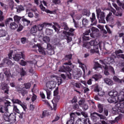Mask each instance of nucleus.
I'll use <instances>...</instances> for the list:
<instances>
[{
	"instance_id": "34",
	"label": "nucleus",
	"mask_w": 124,
	"mask_h": 124,
	"mask_svg": "<svg viewBox=\"0 0 124 124\" xmlns=\"http://www.w3.org/2000/svg\"><path fill=\"white\" fill-rule=\"evenodd\" d=\"M7 111H8V108H4V107L0 106V113L3 114L7 112Z\"/></svg>"
},
{
	"instance_id": "1",
	"label": "nucleus",
	"mask_w": 124,
	"mask_h": 124,
	"mask_svg": "<svg viewBox=\"0 0 124 124\" xmlns=\"http://www.w3.org/2000/svg\"><path fill=\"white\" fill-rule=\"evenodd\" d=\"M64 59L65 61H68V62L64 63V65L60 68L59 71H61V72H66L68 78H69V79H71V73H70V72H71L72 69H71L70 67L68 65H72L71 66L72 68L74 67V65L72 64L71 61V59H72V54L66 55Z\"/></svg>"
},
{
	"instance_id": "12",
	"label": "nucleus",
	"mask_w": 124,
	"mask_h": 124,
	"mask_svg": "<svg viewBox=\"0 0 124 124\" xmlns=\"http://www.w3.org/2000/svg\"><path fill=\"white\" fill-rule=\"evenodd\" d=\"M36 26H37V29L38 31H41V34H38V37L39 38L41 37H43V35H44V34H43V29L45 28L44 26V23L40 24L37 25Z\"/></svg>"
},
{
	"instance_id": "19",
	"label": "nucleus",
	"mask_w": 124,
	"mask_h": 124,
	"mask_svg": "<svg viewBox=\"0 0 124 124\" xmlns=\"http://www.w3.org/2000/svg\"><path fill=\"white\" fill-rule=\"evenodd\" d=\"M110 11L112 12L113 14V15H115V16H122L123 15L122 14V10H117V12L116 13V10H115L114 8H111L110 9Z\"/></svg>"
},
{
	"instance_id": "48",
	"label": "nucleus",
	"mask_w": 124,
	"mask_h": 124,
	"mask_svg": "<svg viewBox=\"0 0 124 124\" xmlns=\"http://www.w3.org/2000/svg\"><path fill=\"white\" fill-rule=\"evenodd\" d=\"M60 25L61 27H64V30H66V31L68 30V27H67V24L66 22H62Z\"/></svg>"
},
{
	"instance_id": "45",
	"label": "nucleus",
	"mask_w": 124,
	"mask_h": 124,
	"mask_svg": "<svg viewBox=\"0 0 124 124\" xmlns=\"http://www.w3.org/2000/svg\"><path fill=\"white\" fill-rule=\"evenodd\" d=\"M113 80L116 83H122V80H121L119 78H118L117 76H114L113 78Z\"/></svg>"
},
{
	"instance_id": "51",
	"label": "nucleus",
	"mask_w": 124,
	"mask_h": 124,
	"mask_svg": "<svg viewBox=\"0 0 124 124\" xmlns=\"http://www.w3.org/2000/svg\"><path fill=\"white\" fill-rule=\"evenodd\" d=\"M73 109H75V110H77V111H81V109H79V105L77 104H75L73 105Z\"/></svg>"
},
{
	"instance_id": "6",
	"label": "nucleus",
	"mask_w": 124,
	"mask_h": 124,
	"mask_svg": "<svg viewBox=\"0 0 124 124\" xmlns=\"http://www.w3.org/2000/svg\"><path fill=\"white\" fill-rule=\"evenodd\" d=\"M90 116L92 121L94 122H96L98 120V118H97V117H99L100 120H105V119H106V117L104 115L100 114L96 112L91 113Z\"/></svg>"
},
{
	"instance_id": "54",
	"label": "nucleus",
	"mask_w": 124,
	"mask_h": 124,
	"mask_svg": "<svg viewBox=\"0 0 124 124\" xmlns=\"http://www.w3.org/2000/svg\"><path fill=\"white\" fill-rule=\"evenodd\" d=\"M4 19V16H3V12L0 10V22H2Z\"/></svg>"
},
{
	"instance_id": "55",
	"label": "nucleus",
	"mask_w": 124,
	"mask_h": 124,
	"mask_svg": "<svg viewBox=\"0 0 124 124\" xmlns=\"http://www.w3.org/2000/svg\"><path fill=\"white\" fill-rule=\"evenodd\" d=\"M2 90H6V89H8L7 84L5 82H2L1 84Z\"/></svg>"
},
{
	"instance_id": "49",
	"label": "nucleus",
	"mask_w": 124,
	"mask_h": 124,
	"mask_svg": "<svg viewBox=\"0 0 124 124\" xmlns=\"http://www.w3.org/2000/svg\"><path fill=\"white\" fill-rule=\"evenodd\" d=\"M100 90V88L99 87V85L96 84L94 86L93 91L94 92L98 93Z\"/></svg>"
},
{
	"instance_id": "37",
	"label": "nucleus",
	"mask_w": 124,
	"mask_h": 124,
	"mask_svg": "<svg viewBox=\"0 0 124 124\" xmlns=\"http://www.w3.org/2000/svg\"><path fill=\"white\" fill-rule=\"evenodd\" d=\"M37 27L36 25H34L32 27V28L30 30V32L31 33H35L37 32Z\"/></svg>"
},
{
	"instance_id": "61",
	"label": "nucleus",
	"mask_w": 124,
	"mask_h": 124,
	"mask_svg": "<svg viewBox=\"0 0 124 124\" xmlns=\"http://www.w3.org/2000/svg\"><path fill=\"white\" fill-rule=\"evenodd\" d=\"M117 4H118V5L119 6H121V7H122V8H123V9H124V2H120V0H118V1H117Z\"/></svg>"
},
{
	"instance_id": "29",
	"label": "nucleus",
	"mask_w": 124,
	"mask_h": 124,
	"mask_svg": "<svg viewBox=\"0 0 124 124\" xmlns=\"http://www.w3.org/2000/svg\"><path fill=\"white\" fill-rule=\"evenodd\" d=\"M18 26L15 22L10 23V28L11 30H16V29H18Z\"/></svg>"
},
{
	"instance_id": "7",
	"label": "nucleus",
	"mask_w": 124,
	"mask_h": 124,
	"mask_svg": "<svg viewBox=\"0 0 124 124\" xmlns=\"http://www.w3.org/2000/svg\"><path fill=\"white\" fill-rule=\"evenodd\" d=\"M97 17L99 20V23H102V24H105L106 22L105 21V14L104 12H101V10H99L97 11Z\"/></svg>"
},
{
	"instance_id": "36",
	"label": "nucleus",
	"mask_w": 124,
	"mask_h": 124,
	"mask_svg": "<svg viewBox=\"0 0 124 124\" xmlns=\"http://www.w3.org/2000/svg\"><path fill=\"white\" fill-rule=\"evenodd\" d=\"M21 19H22V17L17 15H16L14 16V19L15 22H16V23H17L18 24V23H20V20H21Z\"/></svg>"
},
{
	"instance_id": "39",
	"label": "nucleus",
	"mask_w": 124,
	"mask_h": 124,
	"mask_svg": "<svg viewBox=\"0 0 124 124\" xmlns=\"http://www.w3.org/2000/svg\"><path fill=\"white\" fill-rule=\"evenodd\" d=\"M98 112L99 113H100V114H101V113L103 112V111L104 110V108H103V105L99 104L98 105Z\"/></svg>"
},
{
	"instance_id": "31",
	"label": "nucleus",
	"mask_w": 124,
	"mask_h": 124,
	"mask_svg": "<svg viewBox=\"0 0 124 124\" xmlns=\"http://www.w3.org/2000/svg\"><path fill=\"white\" fill-rule=\"evenodd\" d=\"M3 118L6 122H9V113L8 112H5Z\"/></svg>"
},
{
	"instance_id": "53",
	"label": "nucleus",
	"mask_w": 124,
	"mask_h": 124,
	"mask_svg": "<svg viewBox=\"0 0 124 124\" xmlns=\"http://www.w3.org/2000/svg\"><path fill=\"white\" fill-rule=\"evenodd\" d=\"M20 93H21L22 95L23 96H24V95H26V94L28 93V91L27 90H25V88H22Z\"/></svg>"
},
{
	"instance_id": "2",
	"label": "nucleus",
	"mask_w": 124,
	"mask_h": 124,
	"mask_svg": "<svg viewBox=\"0 0 124 124\" xmlns=\"http://www.w3.org/2000/svg\"><path fill=\"white\" fill-rule=\"evenodd\" d=\"M103 43L102 42H100L99 43L96 42V40H92L89 43H87L83 45L84 47L89 49V52L91 54H98L99 53V50H98V46L100 48L102 46V44ZM98 45V46H97Z\"/></svg>"
},
{
	"instance_id": "32",
	"label": "nucleus",
	"mask_w": 124,
	"mask_h": 124,
	"mask_svg": "<svg viewBox=\"0 0 124 124\" xmlns=\"http://www.w3.org/2000/svg\"><path fill=\"white\" fill-rule=\"evenodd\" d=\"M45 33L46 35H52L53 34V30L46 28L45 31Z\"/></svg>"
},
{
	"instance_id": "64",
	"label": "nucleus",
	"mask_w": 124,
	"mask_h": 124,
	"mask_svg": "<svg viewBox=\"0 0 124 124\" xmlns=\"http://www.w3.org/2000/svg\"><path fill=\"white\" fill-rule=\"evenodd\" d=\"M108 68L109 70H110L112 73L115 74V70H114V68H113V67H112L111 66H109L108 67Z\"/></svg>"
},
{
	"instance_id": "44",
	"label": "nucleus",
	"mask_w": 124,
	"mask_h": 124,
	"mask_svg": "<svg viewBox=\"0 0 124 124\" xmlns=\"http://www.w3.org/2000/svg\"><path fill=\"white\" fill-rule=\"evenodd\" d=\"M7 32L4 30H0V37H3L6 36Z\"/></svg>"
},
{
	"instance_id": "25",
	"label": "nucleus",
	"mask_w": 124,
	"mask_h": 124,
	"mask_svg": "<svg viewBox=\"0 0 124 124\" xmlns=\"http://www.w3.org/2000/svg\"><path fill=\"white\" fill-rule=\"evenodd\" d=\"M102 78V76L99 74H95L93 76L92 79H94L95 81H98L99 79H101Z\"/></svg>"
},
{
	"instance_id": "56",
	"label": "nucleus",
	"mask_w": 124,
	"mask_h": 124,
	"mask_svg": "<svg viewBox=\"0 0 124 124\" xmlns=\"http://www.w3.org/2000/svg\"><path fill=\"white\" fill-rule=\"evenodd\" d=\"M85 100L84 99H81L80 100L78 101V104L79 106H82V105H83L85 104Z\"/></svg>"
},
{
	"instance_id": "5",
	"label": "nucleus",
	"mask_w": 124,
	"mask_h": 124,
	"mask_svg": "<svg viewBox=\"0 0 124 124\" xmlns=\"http://www.w3.org/2000/svg\"><path fill=\"white\" fill-rule=\"evenodd\" d=\"M118 92L116 90H112L108 93V95L109 97L108 99V101L109 103H116V97L118 96Z\"/></svg>"
},
{
	"instance_id": "16",
	"label": "nucleus",
	"mask_w": 124,
	"mask_h": 124,
	"mask_svg": "<svg viewBox=\"0 0 124 124\" xmlns=\"http://www.w3.org/2000/svg\"><path fill=\"white\" fill-rule=\"evenodd\" d=\"M72 34L71 33L69 32H66L65 34V39L67 40V43H69V42H71L72 41V38L70 37V35Z\"/></svg>"
},
{
	"instance_id": "28",
	"label": "nucleus",
	"mask_w": 124,
	"mask_h": 124,
	"mask_svg": "<svg viewBox=\"0 0 124 124\" xmlns=\"http://www.w3.org/2000/svg\"><path fill=\"white\" fill-rule=\"evenodd\" d=\"M12 102L14 104H18V105L20 106L23 104L22 101L18 99H12Z\"/></svg>"
},
{
	"instance_id": "10",
	"label": "nucleus",
	"mask_w": 124,
	"mask_h": 124,
	"mask_svg": "<svg viewBox=\"0 0 124 124\" xmlns=\"http://www.w3.org/2000/svg\"><path fill=\"white\" fill-rule=\"evenodd\" d=\"M33 48H35V49H38V52L43 55V56H45L46 55V48H44L40 46V45H34L32 46Z\"/></svg>"
},
{
	"instance_id": "50",
	"label": "nucleus",
	"mask_w": 124,
	"mask_h": 124,
	"mask_svg": "<svg viewBox=\"0 0 124 124\" xmlns=\"http://www.w3.org/2000/svg\"><path fill=\"white\" fill-rule=\"evenodd\" d=\"M103 67L105 69V71H104L105 75L108 76V75H109L110 74L109 72H108V67L107 66H104Z\"/></svg>"
},
{
	"instance_id": "40",
	"label": "nucleus",
	"mask_w": 124,
	"mask_h": 124,
	"mask_svg": "<svg viewBox=\"0 0 124 124\" xmlns=\"http://www.w3.org/2000/svg\"><path fill=\"white\" fill-rule=\"evenodd\" d=\"M83 15H84L85 16H87V17H89L90 15H91V12H90V10L84 9L83 10V12L82 13Z\"/></svg>"
},
{
	"instance_id": "20",
	"label": "nucleus",
	"mask_w": 124,
	"mask_h": 124,
	"mask_svg": "<svg viewBox=\"0 0 124 124\" xmlns=\"http://www.w3.org/2000/svg\"><path fill=\"white\" fill-rule=\"evenodd\" d=\"M117 99L120 102L122 101H124V91H121L120 92V93L118 94Z\"/></svg>"
},
{
	"instance_id": "58",
	"label": "nucleus",
	"mask_w": 124,
	"mask_h": 124,
	"mask_svg": "<svg viewBox=\"0 0 124 124\" xmlns=\"http://www.w3.org/2000/svg\"><path fill=\"white\" fill-rule=\"evenodd\" d=\"M76 11H72V12H71L70 13V15L71 16V17H72V18H74L75 17V16H76Z\"/></svg>"
},
{
	"instance_id": "30",
	"label": "nucleus",
	"mask_w": 124,
	"mask_h": 124,
	"mask_svg": "<svg viewBox=\"0 0 124 124\" xmlns=\"http://www.w3.org/2000/svg\"><path fill=\"white\" fill-rule=\"evenodd\" d=\"M98 68H102V66L99 64L98 62H94V67L93 69L95 70H97Z\"/></svg>"
},
{
	"instance_id": "35",
	"label": "nucleus",
	"mask_w": 124,
	"mask_h": 124,
	"mask_svg": "<svg viewBox=\"0 0 124 124\" xmlns=\"http://www.w3.org/2000/svg\"><path fill=\"white\" fill-rule=\"evenodd\" d=\"M21 21L25 24V26H29L31 24V21L28 20L27 18H22Z\"/></svg>"
},
{
	"instance_id": "52",
	"label": "nucleus",
	"mask_w": 124,
	"mask_h": 124,
	"mask_svg": "<svg viewBox=\"0 0 124 124\" xmlns=\"http://www.w3.org/2000/svg\"><path fill=\"white\" fill-rule=\"evenodd\" d=\"M53 3L54 4L60 5L62 4V1L61 0H52Z\"/></svg>"
},
{
	"instance_id": "63",
	"label": "nucleus",
	"mask_w": 124,
	"mask_h": 124,
	"mask_svg": "<svg viewBox=\"0 0 124 124\" xmlns=\"http://www.w3.org/2000/svg\"><path fill=\"white\" fill-rule=\"evenodd\" d=\"M82 109L83 110H88V109H89V106H88V105L86 104H84L82 106Z\"/></svg>"
},
{
	"instance_id": "11",
	"label": "nucleus",
	"mask_w": 124,
	"mask_h": 124,
	"mask_svg": "<svg viewBox=\"0 0 124 124\" xmlns=\"http://www.w3.org/2000/svg\"><path fill=\"white\" fill-rule=\"evenodd\" d=\"M113 62L114 59L112 57L108 58L104 60H100V63L105 65V66H106V64H111Z\"/></svg>"
},
{
	"instance_id": "8",
	"label": "nucleus",
	"mask_w": 124,
	"mask_h": 124,
	"mask_svg": "<svg viewBox=\"0 0 124 124\" xmlns=\"http://www.w3.org/2000/svg\"><path fill=\"white\" fill-rule=\"evenodd\" d=\"M113 111H117L124 114V102L117 103L115 104V108H113Z\"/></svg>"
},
{
	"instance_id": "13",
	"label": "nucleus",
	"mask_w": 124,
	"mask_h": 124,
	"mask_svg": "<svg viewBox=\"0 0 124 124\" xmlns=\"http://www.w3.org/2000/svg\"><path fill=\"white\" fill-rule=\"evenodd\" d=\"M124 51L121 49H117L115 51V55L117 56V58H121L124 60V54H123Z\"/></svg>"
},
{
	"instance_id": "15",
	"label": "nucleus",
	"mask_w": 124,
	"mask_h": 124,
	"mask_svg": "<svg viewBox=\"0 0 124 124\" xmlns=\"http://www.w3.org/2000/svg\"><path fill=\"white\" fill-rule=\"evenodd\" d=\"M107 22L108 23H112L114 21V18L112 16V12H109V14L106 17Z\"/></svg>"
},
{
	"instance_id": "43",
	"label": "nucleus",
	"mask_w": 124,
	"mask_h": 124,
	"mask_svg": "<svg viewBox=\"0 0 124 124\" xmlns=\"http://www.w3.org/2000/svg\"><path fill=\"white\" fill-rule=\"evenodd\" d=\"M11 22H13V18H12V17H9L6 19L5 22L6 26H8Z\"/></svg>"
},
{
	"instance_id": "60",
	"label": "nucleus",
	"mask_w": 124,
	"mask_h": 124,
	"mask_svg": "<svg viewBox=\"0 0 124 124\" xmlns=\"http://www.w3.org/2000/svg\"><path fill=\"white\" fill-rule=\"evenodd\" d=\"M82 39L83 41H86V40H90L91 39V37H90V36L83 35Z\"/></svg>"
},
{
	"instance_id": "41",
	"label": "nucleus",
	"mask_w": 124,
	"mask_h": 124,
	"mask_svg": "<svg viewBox=\"0 0 124 124\" xmlns=\"http://www.w3.org/2000/svg\"><path fill=\"white\" fill-rule=\"evenodd\" d=\"M26 15H28V16L29 17V18H33V13L29 11V9L26 10Z\"/></svg>"
},
{
	"instance_id": "38",
	"label": "nucleus",
	"mask_w": 124,
	"mask_h": 124,
	"mask_svg": "<svg viewBox=\"0 0 124 124\" xmlns=\"http://www.w3.org/2000/svg\"><path fill=\"white\" fill-rule=\"evenodd\" d=\"M109 27L106 26V29L108 33L111 34L112 33V29H113L114 26L113 25H109Z\"/></svg>"
},
{
	"instance_id": "33",
	"label": "nucleus",
	"mask_w": 124,
	"mask_h": 124,
	"mask_svg": "<svg viewBox=\"0 0 124 124\" xmlns=\"http://www.w3.org/2000/svg\"><path fill=\"white\" fill-rule=\"evenodd\" d=\"M78 62L79 64V67H81L82 68L84 73H85V67H86V65L83 63L81 62V61L79 60H78Z\"/></svg>"
},
{
	"instance_id": "4",
	"label": "nucleus",
	"mask_w": 124,
	"mask_h": 124,
	"mask_svg": "<svg viewBox=\"0 0 124 124\" xmlns=\"http://www.w3.org/2000/svg\"><path fill=\"white\" fill-rule=\"evenodd\" d=\"M12 54H13V51H10V53L8 54L9 59L12 60L13 59L16 62H19L21 59H24L25 55L23 53V52H20L19 54H16L12 57Z\"/></svg>"
},
{
	"instance_id": "46",
	"label": "nucleus",
	"mask_w": 124,
	"mask_h": 124,
	"mask_svg": "<svg viewBox=\"0 0 124 124\" xmlns=\"http://www.w3.org/2000/svg\"><path fill=\"white\" fill-rule=\"evenodd\" d=\"M13 110L16 113H17V114H20V110L18 109V108L16 105H13Z\"/></svg>"
},
{
	"instance_id": "23",
	"label": "nucleus",
	"mask_w": 124,
	"mask_h": 124,
	"mask_svg": "<svg viewBox=\"0 0 124 124\" xmlns=\"http://www.w3.org/2000/svg\"><path fill=\"white\" fill-rule=\"evenodd\" d=\"M81 75H82V74L78 73V72L77 71L73 72V76L74 79H76V80H78V79H79L80 77H81Z\"/></svg>"
},
{
	"instance_id": "47",
	"label": "nucleus",
	"mask_w": 124,
	"mask_h": 124,
	"mask_svg": "<svg viewBox=\"0 0 124 124\" xmlns=\"http://www.w3.org/2000/svg\"><path fill=\"white\" fill-rule=\"evenodd\" d=\"M43 40L46 43H49L50 42V37L46 36L43 38Z\"/></svg>"
},
{
	"instance_id": "26",
	"label": "nucleus",
	"mask_w": 124,
	"mask_h": 124,
	"mask_svg": "<svg viewBox=\"0 0 124 124\" xmlns=\"http://www.w3.org/2000/svg\"><path fill=\"white\" fill-rule=\"evenodd\" d=\"M104 81L108 86H112L113 85V81L108 78H105Z\"/></svg>"
},
{
	"instance_id": "27",
	"label": "nucleus",
	"mask_w": 124,
	"mask_h": 124,
	"mask_svg": "<svg viewBox=\"0 0 124 124\" xmlns=\"http://www.w3.org/2000/svg\"><path fill=\"white\" fill-rule=\"evenodd\" d=\"M16 8V12L17 13H20L21 12H22V11H24V10H25L24 6L22 5L17 6V7Z\"/></svg>"
},
{
	"instance_id": "62",
	"label": "nucleus",
	"mask_w": 124,
	"mask_h": 124,
	"mask_svg": "<svg viewBox=\"0 0 124 124\" xmlns=\"http://www.w3.org/2000/svg\"><path fill=\"white\" fill-rule=\"evenodd\" d=\"M24 86H25V89L28 90V89H30L31 88V84L30 83H27L24 84Z\"/></svg>"
},
{
	"instance_id": "22",
	"label": "nucleus",
	"mask_w": 124,
	"mask_h": 124,
	"mask_svg": "<svg viewBox=\"0 0 124 124\" xmlns=\"http://www.w3.org/2000/svg\"><path fill=\"white\" fill-rule=\"evenodd\" d=\"M40 8L42 11H45V12H46V13H49V14H53V13H54V11L46 9V8L44 7L43 4H41L40 5Z\"/></svg>"
},
{
	"instance_id": "42",
	"label": "nucleus",
	"mask_w": 124,
	"mask_h": 124,
	"mask_svg": "<svg viewBox=\"0 0 124 124\" xmlns=\"http://www.w3.org/2000/svg\"><path fill=\"white\" fill-rule=\"evenodd\" d=\"M82 25L84 27L88 26L89 25V20L87 18H83L82 19Z\"/></svg>"
},
{
	"instance_id": "9",
	"label": "nucleus",
	"mask_w": 124,
	"mask_h": 124,
	"mask_svg": "<svg viewBox=\"0 0 124 124\" xmlns=\"http://www.w3.org/2000/svg\"><path fill=\"white\" fill-rule=\"evenodd\" d=\"M76 124H91L89 118H79L77 120Z\"/></svg>"
},
{
	"instance_id": "14",
	"label": "nucleus",
	"mask_w": 124,
	"mask_h": 124,
	"mask_svg": "<svg viewBox=\"0 0 124 124\" xmlns=\"http://www.w3.org/2000/svg\"><path fill=\"white\" fill-rule=\"evenodd\" d=\"M91 23H92L91 26H95L97 24V20L95 18V14L94 13H92V17H90Z\"/></svg>"
},
{
	"instance_id": "59",
	"label": "nucleus",
	"mask_w": 124,
	"mask_h": 124,
	"mask_svg": "<svg viewBox=\"0 0 124 124\" xmlns=\"http://www.w3.org/2000/svg\"><path fill=\"white\" fill-rule=\"evenodd\" d=\"M20 75L21 77H23V76H26V75H27V73L26 72V71H25V70H24V68H21Z\"/></svg>"
},
{
	"instance_id": "18",
	"label": "nucleus",
	"mask_w": 124,
	"mask_h": 124,
	"mask_svg": "<svg viewBox=\"0 0 124 124\" xmlns=\"http://www.w3.org/2000/svg\"><path fill=\"white\" fill-rule=\"evenodd\" d=\"M9 122L10 123H15L16 122V114L13 113H9Z\"/></svg>"
},
{
	"instance_id": "57",
	"label": "nucleus",
	"mask_w": 124,
	"mask_h": 124,
	"mask_svg": "<svg viewBox=\"0 0 124 124\" xmlns=\"http://www.w3.org/2000/svg\"><path fill=\"white\" fill-rule=\"evenodd\" d=\"M43 24L44 26H45V28H49V27L52 26L53 27V24L52 23L44 22Z\"/></svg>"
},
{
	"instance_id": "17",
	"label": "nucleus",
	"mask_w": 124,
	"mask_h": 124,
	"mask_svg": "<svg viewBox=\"0 0 124 124\" xmlns=\"http://www.w3.org/2000/svg\"><path fill=\"white\" fill-rule=\"evenodd\" d=\"M70 119L67 121L66 124H74V117H75V113L72 112L70 114Z\"/></svg>"
},
{
	"instance_id": "24",
	"label": "nucleus",
	"mask_w": 124,
	"mask_h": 124,
	"mask_svg": "<svg viewBox=\"0 0 124 124\" xmlns=\"http://www.w3.org/2000/svg\"><path fill=\"white\" fill-rule=\"evenodd\" d=\"M4 62L6 63V65H8L9 66H12L14 64L13 62L8 59V58L4 59Z\"/></svg>"
},
{
	"instance_id": "21",
	"label": "nucleus",
	"mask_w": 124,
	"mask_h": 124,
	"mask_svg": "<svg viewBox=\"0 0 124 124\" xmlns=\"http://www.w3.org/2000/svg\"><path fill=\"white\" fill-rule=\"evenodd\" d=\"M91 31L92 33H90V36L91 37L93 38L94 37V34H95L96 32H98V31H99V30H98V29L95 27H92L91 28Z\"/></svg>"
},
{
	"instance_id": "3",
	"label": "nucleus",
	"mask_w": 124,
	"mask_h": 124,
	"mask_svg": "<svg viewBox=\"0 0 124 124\" xmlns=\"http://www.w3.org/2000/svg\"><path fill=\"white\" fill-rule=\"evenodd\" d=\"M56 85H57V82L55 81H49L46 82V87L48 90H46V92L47 99H50V96L51 95V91L48 90V89L52 90V89H55L56 88Z\"/></svg>"
}]
</instances>
